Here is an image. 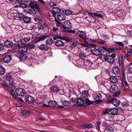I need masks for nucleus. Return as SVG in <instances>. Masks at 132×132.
Instances as JSON below:
<instances>
[{"mask_svg": "<svg viewBox=\"0 0 132 132\" xmlns=\"http://www.w3.org/2000/svg\"><path fill=\"white\" fill-rule=\"evenodd\" d=\"M108 84L109 85L107 86V88L109 90L110 92L112 94H114L116 96H118L120 94V92L118 91V88L116 85L113 84L111 85L110 83H108Z\"/></svg>", "mask_w": 132, "mask_h": 132, "instance_id": "f257e3e1", "label": "nucleus"}, {"mask_svg": "<svg viewBox=\"0 0 132 132\" xmlns=\"http://www.w3.org/2000/svg\"><path fill=\"white\" fill-rule=\"evenodd\" d=\"M115 57L116 55L114 54H112L111 55H107L106 54H101L100 58L102 60H106L109 63H112L114 62V58Z\"/></svg>", "mask_w": 132, "mask_h": 132, "instance_id": "f03ea898", "label": "nucleus"}, {"mask_svg": "<svg viewBox=\"0 0 132 132\" xmlns=\"http://www.w3.org/2000/svg\"><path fill=\"white\" fill-rule=\"evenodd\" d=\"M76 34L82 39L85 40H86L87 38L86 37V34L84 31L79 30H77L76 32Z\"/></svg>", "mask_w": 132, "mask_h": 132, "instance_id": "7ed1b4c3", "label": "nucleus"}, {"mask_svg": "<svg viewBox=\"0 0 132 132\" xmlns=\"http://www.w3.org/2000/svg\"><path fill=\"white\" fill-rule=\"evenodd\" d=\"M109 103H111L116 106H117L120 104V101L115 98H112L109 100L107 102Z\"/></svg>", "mask_w": 132, "mask_h": 132, "instance_id": "20e7f679", "label": "nucleus"}, {"mask_svg": "<svg viewBox=\"0 0 132 132\" xmlns=\"http://www.w3.org/2000/svg\"><path fill=\"white\" fill-rule=\"evenodd\" d=\"M30 37H25L23 39L20 40L17 42L18 45L17 46L20 47V45H22L26 44L27 42L30 41Z\"/></svg>", "mask_w": 132, "mask_h": 132, "instance_id": "39448f33", "label": "nucleus"}, {"mask_svg": "<svg viewBox=\"0 0 132 132\" xmlns=\"http://www.w3.org/2000/svg\"><path fill=\"white\" fill-rule=\"evenodd\" d=\"M15 92L16 94L19 96H23L26 94L25 90L21 88H17L16 89Z\"/></svg>", "mask_w": 132, "mask_h": 132, "instance_id": "423d86ee", "label": "nucleus"}, {"mask_svg": "<svg viewBox=\"0 0 132 132\" xmlns=\"http://www.w3.org/2000/svg\"><path fill=\"white\" fill-rule=\"evenodd\" d=\"M29 5L31 8H35L38 11H40V9L39 8V5L37 3L36 1H34L31 2L29 4Z\"/></svg>", "mask_w": 132, "mask_h": 132, "instance_id": "0eeeda50", "label": "nucleus"}, {"mask_svg": "<svg viewBox=\"0 0 132 132\" xmlns=\"http://www.w3.org/2000/svg\"><path fill=\"white\" fill-rule=\"evenodd\" d=\"M25 101L26 102L29 103H33L35 100L34 97L30 95H27L25 97Z\"/></svg>", "mask_w": 132, "mask_h": 132, "instance_id": "6e6552de", "label": "nucleus"}, {"mask_svg": "<svg viewBox=\"0 0 132 132\" xmlns=\"http://www.w3.org/2000/svg\"><path fill=\"white\" fill-rule=\"evenodd\" d=\"M100 47L97 49H94L91 50V52L92 54L95 56L99 55L101 54V49Z\"/></svg>", "mask_w": 132, "mask_h": 132, "instance_id": "1a4fd4ad", "label": "nucleus"}, {"mask_svg": "<svg viewBox=\"0 0 132 132\" xmlns=\"http://www.w3.org/2000/svg\"><path fill=\"white\" fill-rule=\"evenodd\" d=\"M102 96L99 93H96L94 96V99L95 100V102L96 103H98L102 101Z\"/></svg>", "mask_w": 132, "mask_h": 132, "instance_id": "9d476101", "label": "nucleus"}, {"mask_svg": "<svg viewBox=\"0 0 132 132\" xmlns=\"http://www.w3.org/2000/svg\"><path fill=\"white\" fill-rule=\"evenodd\" d=\"M111 71L114 75L119 76L120 75V71L119 68L116 67H112L111 69Z\"/></svg>", "mask_w": 132, "mask_h": 132, "instance_id": "9b49d317", "label": "nucleus"}, {"mask_svg": "<svg viewBox=\"0 0 132 132\" xmlns=\"http://www.w3.org/2000/svg\"><path fill=\"white\" fill-rule=\"evenodd\" d=\"M60 11L61 10L59 8L57 7H53L52 10L53 16L55 18L56 14L59 13Z\"/></svg>", "mask_w": 132, "mask_h": 132, "instance_id": "f8f14e48", "label": "nucleus"}, {"mask_svg": "<svg viewBox=\"0 0 132 132\" xmlns=\"http://www.w3.org/2000/svg\"><path fill=\"white\" fill-rule=\"evenodd\" d=\"M81 126L83 129L90 128L93 127V125L92 124L90 123H85L81 125Z\"/></svg>", "mask_w": 132, "mask_h": 132, "instance_id": "ddd939ff", "label": "nucleus"}, {"mask_svg": "<svg viewBox=\"0 0 132 132\" xmlns=\"http://www.w3.org/2000/svg\"><path fill=\"white\" fill-rule=\"evenodd\" d=\"M12 59L11 56L10 55H7L3 58V61L6 63L9 62Z\"/></svg>", "mask_w": 132, "mask_h": 132, "instance_id": "4468645a", "label": "nucleus"}, {"mask_svg": "<svg viewBox=\"0 0 132 132\" xmlns=\"http://www.w3.org/2000/svg\"><path fill=\"white\" fill-rule=\"evenodd\" d=\"M84 102L83 99L80 97L78 98L77 101V103L78 105V106L81 107L84 104Z\"/></svg>", "mask_w": 132, "mask_h": 132, "instance_id": "2eb2a0df", "label": "nucleus"}, {"mask_svg": "<svg viewBox=\"0 0 132 132\" xmlns=\"http://www.w3.org/2000/svg\"><path fill=\"white\" fill-rule=\"evenodd\" d=\"M55 44L57 46L63 47L64 46V43L61 40H58L55 42Z\"/></svg>", "mask_w": 132, "mask_h": 132, "instance_id": "dca6fc26", "label": "nucleus"}, {"mask_svg": "<svg viewBox=\"0 0 132 132\" xmlns=\"http://www.w3.org/2000/svg\"><path fill=\"white\" fill-rule=\"evenodd\" d=\"M110 113L112 115H116L118 112V109L116 108L110 109Z\"/></svg>", "mask_w": 132, "mask_h": 132, "instance_id": "f3484780", "label": "nucleus"}, {"mask_svg": "<svg viewBox=\"0 0 132 132\" xmlns=\"http://www.w3.org/2000/svg\"><path fill=\"white\" fill-rule=\"evenodd\" d=\"M57 18L60 21H63L65 20L64 15L61 13H59L57 15Z\"/></svg>", "mask_w": 132, "mask_h": 132, "instance_id": "a211bd4d", "label": "nucleus"}, {"mask_svg": "<svg viewBox=\"0 0 132 132\" xmlns=\"http://www.w3.org/2000/svg\"><path fill=\"white\" fill-rule=\"evenodd\" d=\"M39 48L41 50L46 51L48 50V47L46 44H42L39 46Z\"/></svg>", "mask_w": 132, "mask_h": 132, "instance_id": "6ab92c4d", "label": "nucleus"}, {"mask_svg": "<svg viewBox=\"0 0 132 132\" xmlns=\"http://www.w3.org/2000/svg\"><path fill=\"white\" fill-rule=\"evenodd\" d=\"M28 47L26 45L24 47L19 48V51L22 53H26L27 52L28 50Z\"/></svg>", "mask_w": 132, "mask_h": 132, "instance_id": "aec40b11", "label": "nucleus"}, {"mask_svg": "<svg viewBox=\"0 0 132 132\" xmlns=\"http://www.w3.org/2000/svg\"><path fill=\"white\" fill-rule=\"evenodd\" d=\"M13 78L8 80L9 82V88H15Z\"/></svg>", "mask_w": 132, "mask_h": 132, "instance_id": "412c9836", "label": "nucleus"}, {"mask_svg": "<svg viewBox=\"0 0 132 132\" xmlns=\"http://www.w3.org/2000/svg\"><path fill=\"white\" fill-rule=\"evenodd\" d=\"M48 105L50 107H53L56 106L57 102L55 101H50L48 103Z\"/></svg>", "mask_w": 132, "mask_h": 132, "instance_id": "4be33fe9", "label": "nucleus"}, {"mask_svg": "<svg viewBox=\"0 0 132 132\" xmlns=\"http://www.w3.org/2000/svg\"><path fill=\"white\" fill-rule=\"evenodd\" d=\"M110 80L111 82L113 83H116L118 82L117 77L113 76H111L110 78Z\"/></svg>", "mask_w": 132, "mask_h": 132, "instance_id": "5701e85b", "label": "nucleus"}, {"mask_svg": "<svg viewBox=\"0 0 132 132\" xmlns=\"http://www.w3.org/2000/svg\"><path fill=\"white\" fill-rule=\"evenodd\" d=\"M50 89L53 92H59V88L55 86H53L50 88Z\"/></svg>", "mask_w": 132, "mask_h": 132, "instance_id": "b1692460", "label": "nucleus"}, {"mask_svg": "<svg viewBox=\"0 0 132 132\" xmlns=\"http://www.w3.org/2000/svg\"><path fill=\"white\" fill-rule=\"evenodd\" d=\"M27 12L28 13L33 15H35L36 14V11L33 9L28 10Z\"/></svg>", "mask_w": 132, "mask_h": 132, "instance_id": "393cba45", "label": "nucleus"}, {"mask_svg": "<svg viewBox=\"0 0 132 132\" xmlns=\"http://www.w3.org/2000/svg\"><path fill=\"white\" fill-rule=\"evenodd\" d=\"M73 63L75 64V66L79 67H80L81 66V64H83L82 62L78 60H76L74 62H73Z\"/></svg>", "mask_w": 132, "mask_h": 132, "instance_id": "a878e982", "label": "nucleus"}, {"mask_svg": "<svg viewBox=\"0 0 132 132\" xmlns=\"http://www.w3.org/2000/svg\"><path fill=\"white\" fill-rule=\"evenodd\" d=\"M13 43L9 41H6L4 42L5 47H10L12 46Z\"/></svg>", "mask_w": 132, "mask_h": 132, "instance_id": "bb28decb", "label": "nucleus"}, {"mask_svg": "<svg viewBox=\"0 0 132 132\" xmlns=\"http://www.w3.org/2000/svg\"><path fill=\"white\" fill-rule=\"evenodd\" d=\"M64 25L68 29H70L71 27V23L69 21H67L64 22Z\"/></svg>", "mask_w": 132, "mask_h": 132, "instance_id": "cd10ccee", "label": "nucleus"}, {"mask_svg": "<svg viewBox=\"0 0 132 132\" xmlns=\"http://www.w3.org/2000/svg\"><path fill=\"white\" fill-rule=\"evenodd\" d=\"M23 19L24 22L27 23L29 22L30 21V18L27 16L24 17Z\"/></svg>", "mask_w": 132, "mask_h": 132, "instance_id": "c85d7f7f", "label": "nucleus"}, {"mask_svg": "<svg viewBox=\"0 0 132 132\" xmlns=\"http://www.w3.org/2000/svg\"><path fill=\"white\" fill-rule=\"evenodd\" d=\"M45 26V24L44 23H40L38 25V28L39 30L44 29Z\"/></svg>", "mask_w": 132, "mask_h": 132, "instance_id": "c756f323", "label": "nucleus"}, {"mask_svg": "<svg viewBox=\"0 0 132 132\" xmlns=\"http://www.w3.org/2000/svg\"><path fill=\"white\" fill-rule=\"evenodd\" d=\"M79 56L81 58L83 59H85L86 56L85 54L81 52H80L79 54Z\"/></svg>", "mask_w": 132, "mask_h": 132, "instance_id": "7c9ffc66", "label": "nucleus"}, {"mask_svg": "<svg viewBox=\"0 0 132 132\" xmlns=\"http://www.w3.org/2000/svg\"><path fill=\"white\" fill-rule=\"evenodd\" d=\"M123 11L122 10H118L117 11L118 15L119 17H123L124 16V13H123Z\"/></svg>", "mask_w": 132, "mask_h": 132, "instance_id": "2f4dec72", "label": "nucleus"}, {"mask_svg": "<svg viewBox=\"0 0 132 132\" xmlns=\"http://www.w3.org/2000/svg\"><path fill=\"white\" fill-rule=\"evenodd\" d=\"M85 100L86 104L87 105H89L91 104H93L94 102L92 101L87 99H84Z\"/></svg>", "mask_w": 132, "mask_h": 132, "instance_id": "473e14b6", "label": "nucleus"}, {"mask_svg": "<svg viewBox=\"0 0 132 132\" xmlns=\"http://www.w3.org/2000/svg\"><path fill=\"white\" fill-rule=\"evenodd\" d=\"M5 73V68L2 66H0V74L3 75Z\"/></svg>", "mask_w": 132, "mask_h": 132, "instance_id": "72a5a7b5", "label": "nucleus"}, {"mask_svg": "<svg viewBox=\"0 0 132 132\" xmlns=\"http://www.w3.org/2000/svg\"><path fill=\"white\" fill-rule=\"evenodd\" d=\"M46 43L48 45H51L53 43V40L51 38H48L46 41Z\"/></svg>", "mask_w": 132, "mask_h": 132, "instance_id": "f704fd0d", "label": "nucleus"}, {"mask_svg": "<svg viewBox=\"0 0 132 132\" xmlns=\"http://www.w3.org/2000/svg\"><path fill=\"white\" fill-rule=\"evenodd\" d=\"M16 16L18 19H21L22 18L23 19V18L24 17V15L21 13H18L16 14Z\"/></svg>", "mask_w": 132, "mask_h": 132, "instance_id": "c9c22d12", "label": "nucleus"}, {"mask_svg": "<svg viewBox=\"0 0 132 132\" xmlns=\"http://www.w3.org/2000/svg\"><path fill=\"white\" fill-rule=\"evenodd\" d=\"M94 16L95 17H100L102 19L103 18V16L102 15L96 13H94Z\"/></svg>", "mask_w": 132, "mask_h": 132, "instance_id": "e433bc0d", "label": "nucleus"}, {"mask_svg": "<svg viewBox=\"0 0 132 132\" xmlns=\"http://www.w3.org/2000/svg\"><path fill=\"white\" fill-rule=\"evenodd\" d=\"M72 13V12L70 10H65V14L66 15H71Z\"/></svg>", "mask_w": 132, "mask_h": 132, "instance_id": "4c0bfd02", "label": "nucleus"}, {"mask_svg": "<svg viewBox=\"0 0 132 132\" xmlns=\"http://www.w3.org/2000/svg\"><path fill=\"white\" fill-rule=\"evenodd\" d=\"M1 84L2 85L5 86L6 87L8 88H9V86H8V84L6 81L3 80L1 81Z\"/></svg>", "mask_w": 132, "mask_h": 132, "instance_id": "58836bf2", "label": "nucleus"}, {"mask_svg": "<svg viewBox=\"0 0 132 132\" xmlns=\"http://www.w3.org/2000/svg\"><path fill=\"white\" fill-rule=\"evenodd\" d=\"M106 130L108 131V132H114L113 128L110 126L106 127Z\"/></svg>", "mask_w": 132, "mask_h": 132, "instance_id": "ea45409f", "label": "nucleus"}, {"mask_svg": "<svg viewBox=\"0 0 132 132\" xmlns=\"http://www.w3.org/2000/svg\"><path fill=\"white\" fill-rule=\"evenodd\" d=\"M123 56L122 55H120L119 58V62L120 65H122L123 64Z\"/></svg>", "mask_w": 132, "mask_h": 132, "instance_id": "a19ab883", "label": "nucleus"}, {"mask_svg": "<svg viewBox=\"0 0 132 132\" xmlns=\"http://www.w3.org/2000/svg\"><path fill=\"white\" fill-rule=\"evenodd\" d=\"M86 67H90L92 65V62L90 61H87L86 63Z\"/></svg>", "mask_w": 132, "mask_h": 132, "instance_id": "79ce46f5", "label": "nucleus"}, {"mask_svg": "<svg viewBox=\"0 0 132 132\" xmlns=\"http://www.w3.org/2000/svg\"><path fill=\"white\" fill-rule=\"evenodd\" d=\"M19 6L20 7L25 8L27 7L26 4L24 3H20L19 4Z\"/></svg>", "mask_w": 132, "mask_h": 132, "instance_id": "37998d69", "label": "nucleus"}, {"mask_svg": "<svg viewBox=\"0 0 132 132\" xmlns=\"http://www.w3.org/2000/svg\"><path fill=\"white\" fill-rule=\"evenodd\" d=\"M132 54V52L131 51V49L130 50V51H128L127 53L125 54V57H127L128 56H131Z\"/></svg>", "mask_w": 132, "mask_h": 132, "instance_id": "c03bdc74", "label": "nucleus"}, {"mask_svg": "<svg viewBox=\"0 0 132 132\" xmlns=\"http://www.w3.org/2000/svg\"><path fill=\"white\" fill-rule=\"evenodd\" d=\"M27 46H28V49L29 48V49H31L34 48L35 46V45L33 44H27Z\"/></svg>", "mask_w": 132, "mask_h": 132, "instance_id": "a18cd8bd", "label": "nucleus"}, {"mask_svg": "<svg viewBox=\"0 0 132 132\" xmlns=\"http://www.w3.org/2000/svg\"><path fill=\"white\" fill-rule=\"evenodd\" d=\"M55 22L56 25L57 27H59L61 26V24L60 21H58L57 19L55 20Z\"/></svg>", "mask_w": 132, "mask_h": 132, "instance_id": "49530a36", "label": "nucleus"}, {"mask_svg": "<svg viewBox=\"0 0 132 132\" xmlns=\"http://www.w3.org/2000/svg\"><path fill=\"white\" fill-rule=\"evenodd\" d=\"M6 79L7 80L12 78L11 76L9 73H6Z\"/></svg>", "mask_w": 132, "mask_h": 132, "instance_id": "de8ad7c7", "label": "nucleus"}, {"mask_svg": "<svg viewBox=\"0 0 132 132\" xmlns=\"http://www.w3.org/2000/svg\"><path fill=\"white\" fill-rule=\"evenodd\" d=\"M122 105L123 106H129V104L128 102L127 101H125L123 102L122 103Z\"/></svg>", "mask_w": 132, "mask_h": 132, "instance_id": "09e8293b", "label": "nucleus"}, {"mask_svg": "<svg viewBox=\"0 0 132 132\" xmlns=\"http://www.w3.org/2000/svg\"><path fill=\"white\" fill-rule=\"evenodd\" d=\"M110 109H108L105 110V111L103 112V114L104 115H105L106 114H109L110 113Z\"/></svg>", "mask_w": 132, "mask_h": 132, "instance_id": "8fccbe9b", "label": "nucleus"}, {"mask_svg": "<svg viewBox=\"0 0 132 132\" xmlns=\"http://www.w3.org/2000/svg\"><path fill=\"white\" fill-rule=\"evenodd\" d=\"M46 37L45 35L42 36L41 37L39 38L38 40H37V41L39 42L41 40H43Z\"/></svg>", "mask_w": 132, "mask_h": 132, "instance_id": "3c124183", "label": "nucleus"}, {"mask_svg": "<svg viewBox=\"0 0 132 132\" xmlns=\"http://www.w3.org/2000/svg\"><path fill=\"white\" fill-rule=\"evenodd\" d=\"M100 122H97L95 124V126L97 129H100Z\"/></svg>", "mask_w": 132, "mask_h": 132, "instance_id": "603ef678", "label": "nucleus"}, {"mask_svg": "<svg viewBox=\"0 0 132 132\" xmlns=\"http://www.w3.org/2000/svg\"><path fill=\"white\" fill-rule=\"evenodd\" d=\"M56 37L57 38H59L61 39L65 40V37H61L59 36L58 35H55Z\"/></svg>", "mask_w": 132, "mask_h": 132, "instance_id": "864d4df0", "label": "nucleus"}, {"mask_svg": "<svg viewBox=\"0 0 132 132\" xmlns=\"http://www.w3.org/2000/svg\"><path fill=\"white\" fill-rule=\"evenodd\" d=\"M100 48H101V52H103V50H104L105 51H107L108 50V48L105 47H100Z\"/></svg>", "mask_w": 132, "mask_h": 132, "instance_id": "5fc2aeb1", "label": "nucleus"}, {"mask_svg": "<svg viewBox=\"0 0 132 132\" xmlns=\"http://www.w3.org/2000/svg\"><path fill=\"white\" fill-rule=\"evenodd\" d=\"M56 5V4L53 2H51L49 4V6H50L51 7H53V6H55Z\"/></svg>", "mask_w": 132, "mask_h": 132, "instance_id": "6e6d98bb", "label": "nucleus"}, {"mask_svg": "<svg viewBox=\"0 0 132 132\" xmlns=\"http://www.w3.org/2000/svg\"><path fill=\"white\" fill-rule=\"evenodd\" d=\"M24 54L22 53H18L17 54V56L19 57L20 60H21V59L20 58L22 57Z\"/></svg>", "mask_w": 132, "mask_h": 132, "instance_id": "4d7b16f0", "label": "nucleus"}, {"mask_svg": "<svg viewBox=\"0 0 132 132\" xmlns=\"http://www.w3.org/2000/svg\"><path fill=\"white\" fill-rule=\"evenodd\" d=\"M121 82H122L123 85L124 87H126L127 86L128 84L126 81Z\"/></svg>", "mask_w": 132, "mask_h": 132, "instance_id": "13d9d810", "label": "nucleus"}, {"mask_svg": "<svg viewBox=\"0 0 132 132\" xmlns=\"http://www.w3.org/2000/svg\"><path fill=\"white\" fill-rule=\"evenodd\" d=\"M82 95H88V91L84 90L82 92Z\"/></svg>", "mask_w": 132, "mask_h": 132, "instance_id": "bf43d9fd", "label": "nucleus"}, {"mask_svg": "<svg viewBox=\"0 0 132 132\" xmlns=\"http://www.w3.org/2000/svg\"><path fill=\"white\" fill-rule=\"evenodd\" d=\"M128 72L130 73H132V67H129L128 69Z\"/></svg>", "mask_w": 132, "mask_h": 132, "instance_id": "052dcab7", "label": "nucleus"}, {"mask_svg": "<svg viewBox=\"0 0 132 132\" xmlns=\"http://www.w3.org/2000/svg\"><path fill=\"white\" fill-rule=\"evenodd\" d=\"M41 18L40 17H39V16H37L34 19L35 20L37 21H40V20Z\"/></svg>", "mask_w": 132, "mask_h": 132, "instance_id": "680f3d73", "label": "nucleus"}, {"mask_svg": "<svg viewBox=\"0 0 132 132\" xmlns=\"http://www.w3.org/2000/svg\"><path fill=\"white\" fill-rule=\"evenodd\" d=\"M62 54L66 55L69 53V52L68 51L65 50L64 51H62Z\"/></svg>", "mask_w": 132, "mask_h": 132, "instance_id": "e2e57ef3", "label": "nucleus"}, {"mask_svg": "<svg viewBox=\"0 0 132 132\" xmlns=\"http://www.w3.org/2000/svg\"><path fill=\"white\" fill-rule=\"evenodd\" d=\"M20 58L21 59V60H22V61L26 59L27 57L26 55L24 54L22 57Z\"/></svg>", "mask_w": 132, "mask_h": 132, "instance_id": "0e129e2a", "label": "nucleus"}, {"mask_svg": "<svg viewBox=\"0 0 132 132\" xmlns=\"http://www.w3.org/2000/svg\"><path fill=\"white\" fill-rule=\"evenodd\" d=\"M116 43L118 44L119 45L121 46H124L123 44L121 42H117Z\"/></svg>", "mask_w": 132, "mask_h": 132, "instance_id": "69168bd1", "label": "nucleus"}, {"mask_svg": "<svg viewBox=\"0 0 132 132\" xmlns=\"http://www.w3.org/2000/svg\"><path fill=\"white\" fill-rule=\"evenodd\" d=\"M59 29L57 27H54L52 29V31L53 32H56L58 31Z\"/></svg>", "mask_w": 132, "mask_h": 132, "instance_id": "338daca9", "label": "nucleus"}, {"mask_svg": "<svg viewBox=\"0 0 132 132\" xmlns=\"http://www.w3.org/2000/svg\"><path fill=\"white\" fill-rule=\"evenodd\" d=\"M128 81L130 82H132V76H130L128 78Z\"/></svg>", "mask_w": 132, "mask_h": 132, "instance_id": "774afa93", "label": "nucleus"}]
</instances>
